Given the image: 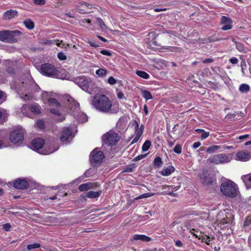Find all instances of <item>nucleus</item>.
Masks as SVG:
<instances>
[{
  "label": "nucleus",
  "mask_w": 251,
  "mask_h": 251,
  "mask_svg": "<svg viewBox=\"0 0 251 251\" xmlns=\"http://www.w3.org/2000/svg\"><path fill=\"white\" fill-rule=\"evenodd\" d=\"M25 26L28 29L31 30L34 27V24L32 21L28 19L24 22Z\"/></svg>",
  "instance_id": "nucleus-25"
},
{
  "label": "nucleus",
  "mask_w": 251,
  "mask_h": 251,
  "mask_svg": "<svg viewBox=\"0 0 251 251\" xmlns=\"http://www.w3.org/2000/svg\"><path fill=\"white\" fill-rule=\"evenodd\" d=\"M154 166L155 167L157 168H159L161 167V166L163 164V162L162 161V159L159 156H157L156 158H155L154 160Z\"/></svg>",
  "instance_id": "nucleus-30"
},
{
  "label": "nucleus",
  "mask_w": 251,
  "mask_h": 251,
  "mask_svg": "<svg viewBox=\"0 0 251 251\" xmlns=\"http://www.w3.org/2000/svg\"><path fill=\"white\" fill-rule=\"evenodd\" d=\"M100 53H101L103 55H107V56H110L112 55L111 53L109 51L106 50H101L100 51Z\"/></svg>",
  "instance_id": "nucleus-48"
},
{
  "label": "nucleus",
  "mask_w": 251,
  "mask_h": 251,
  "mask_svg": "<svg viewBox=\"0 0 251 251\" xmlns=\"http://www.w3.org/2000/svg\"><path fill=\"white\" fill-rule=\"evenodd\" d=\"M25 130L22 128H17L11 131L9 134L10 142L17 146L23 143Z\"/></svg>",
  "instance_id": "nucleus-7"
},
{
  "label": "nucleus",
  "mask_w": 251,
  "mask_h": 251,
  "mask_svg": "<svg viewBox=\"0 0 251 251\" xmlns=\"http://www.w3.org/2000/svg\"><path fill=\"white\" fill-rule=\"evenodd\" d=\"M104 157L103 152L96 148L90 154V161L93 166H95L101 163Z\"/></svg>",
  "instance_id": "nucleus-10"
},
{
  "label": "nucleus",
  "mask_w": 251,
  "mask_h": 251,
  "mask_svg": "<svg viewBox=\"0 0 251 251\" xmlns=\"http://www.w3.org/2000/svg\"><path fill=\"white\" fill-rule=\"evenodd\" d=\"M36 124L37 126L40 129H43L45 127L44 126V122L43 120H39L37 121Z\"/></svg>",
  "instance_id": "nucleus-41"
},
{
  "label": "nucleus",
  "mask_w": 251,
  "mask_h": 251,
  "mask_svg": "<svg viewBox=\"0 0 251 251\" xmlns=\"http://www.w3.org/2000/svg\"><path fill=\"white\" fill-rule=\"evenodd\" d=\"M117 97L119 99H123L124 98V95L122 92H119L117 94Z\"/></svg>",
  "instance_id": "nucleus-59"
},
{
  "label": "nucleus",
  "mask_w": 251,
  "mask_h": 251,
  "mask_svg": "<svg viewBox=\"0 0 251 251\" xmlns=\"http://www.w3.org/2000/svg\"><path fill=\"white\" fill-rule=\"evenodd\" d=\"M249 134H245L244 135H241V136H239L237 138V139L242 140V139H247L248 138H249Z\"/></svg>",
  "instance_id": "nucleus-57"
},
{
  "label": "nucleus",
  "mask_w": 251,
  "mask_h": 251,
  "mask_svg": "<svg viewBox=\"0 0 251 251\" xmlns=\"http://www.w3.org/2000/svg\"><path fill=\"white\" fill-rule=\"evenodd\" d=\"M200 177L204 185L208 186L213 184V181L212 178L206 173L203 172L202 174H201Z\"/></svg>",
  "instance_id": "nucleus-16"
},
{
  "label": "nucleus",
  "mask_w": 251,
  "mask_h": 251,
  "mask_svg": "<svg viewBox=\"0 0 251 251\" xmlns=\"http://www.w3.org/2000/svg\"><path fill=\"white\" fill-rule=\"evenodd\" d=\"M97 37L100 39L101 41L104 42H107L108 41L105 38H104L103 37L100 36V35H97Z\"/></svg>",
  "instance_id": "nucleus-61"
},
{
  "label": "nucleus",
  "mask_w": 251,
  "mask_h": 251,
  "mask_svg": "<svg viewBox=\"0 0 251 251\" xmlns=\"http://www.w3.org/2000/svg\"><path fill=\"white\" fill-rule=\"evenodd\" d=\"M222 149V146L213 145L212 146L208 147L206 150V151L208 153H212L216 151Z\"/></svg>",
  "instance_id": "nucleus-29"
},
{
  "label": "nucleus",
  "mask_w": 251,
  "mask_h": 251,
  "mask_svg": "<svg viewBox=\"0 0 251 251\" xmlns=\"http://www.w3.org/2000/svg\"><path fill=\"white\" fill-rule=\"evenodd\" d=\"M250 87L248 84H242L239 87V91L242 93H247L250 91Z\"/></svg>",
  "instance_id": "nucleus-31"
},
{
  "label": "nucleus",
  "mask_w": 251,
  "mask_h": 251,
  "mask_svg": "<svg viewBox=\"0 0 251 251\" xmlns=\"http://www.w3.org/2000/svg\"><path fill=\"white\" fill-rule=\"evenodd\" d=\"M140 138V137H138V136L136 135L135 137L132 141L131 144H133L137 142Z\"/></svg>",
  "instance_id": "nucleus-62"
},
{
  "label": "nucleus",
  "mask_w": 251,
  "mask_h": 251,
  "mask_svg": "<svg viewBox=\"0 0 251 251\" xmlns=\"http://www.w3.org/2000/svg\"><path fill=\"white\" fill-rule=\"evenodd\" d=\"M20 97L22 99H23L25 100H29L30 96L28 94H25V95H22Z\"/></svg>",
  "instance_id": "nucleus-55"
},
{
  "label": "nucleus",
  "mask_w": 251,
  "mask_h": 251,
  "mask_svg": "<svg viewBox=\"0 0 251 251\" xmlns=\"http://www.w3.org/2000/svg\"><path fill=\"white\" fill-rule=\"evenodd\" d=\"M141 240L143 242H149L151 240V238L145 235L135 234L132 237L131 240Z\"/></svg>",
  "instance_id": "nucleus-22"
},
{
  "label": "nucleus",
  "mask_w": 251,
  "mask_h": 251,
  "mask_svg": "<svg viewBox=\"0 0 251 251\" xmlns=\"http://www.w3.org/2000/svg\"><path fill=\"white\" fill-rule=\"evenodd\" d=\"M94 171L90 169L87 170L84 173L83 175L85 177H88L92 176L94 175Z\"/></svg>",
  "instance_id": "nucleus-38"
},
{
  "label": "nucleus",
  "mask_w": 251,
  "mask_h": 251,
  "mask_svg": "<svg viewBox=\"0 0 251 251\" xmlns=\"http://www.w3.org/2000/svg\"><path fill=\"white\" fill-rule=\"evenodd\" d=\"M29 186L28 183L24 179L18 178L15 180L13 187L17 189L25 190Z\"/></svg>",
  "instance_id": "nucleus-11"
},
{
  "label": "nucleus",
  "mask_w": 251,
  "mask_h": 251,
  "mask_svg": "<svg viewBox=\"0 0 251 251\" xmlns=\"http://www.w3.org/2000/svg\"><path fill=\"white\" fill-rule=\"evenodd\" d=\"M101 192L102 191L101 190L98 192L90 191L86 193H83L81 196L84 199H85L86 198L91 199L97 198L100 197Z\"/></svg>",
  "instance_id": "nucleus-17"
},
{
  "label": "nucleus",
  "mask_w": 251,
  "mask_h": 251,
  "mask_svg": "<svg viewBox=\"0 0 251 251\" xmlns=\"http://www.w3.org/2000/svg\"><path fill=\"white\" fill-rule=\"evenodd\" d=\"M74 82L81 89L90 94L98 91V87L90 77L84 75L74 78Z\"/></svg>",
  "instance_id": "nucleus-2"
},
{
  "label": "nucleus",
  "mask_w": 251,
  "mask_h": 251,
  "mask_svg": "<svg viewBox=\"0 0 251 251\" xmlns=\"http://www.w3.org/2000/svg\"><path fill=\"white\" fill-rule=\"evenodd\" d=\"M148 154H142V155H138L137 156H136V157H135L134 159H133V161H138L139 160H140L142 159H144L145 158L147 155Z\"/></svg>",
  "instance_id": "nucleus-42"
},
{
  "label": "nucleus",
  "mask_w": 251,
  "mask_h": 251,
  "mask_svg": "<svg viewBox=\"0 0 251 251\" xmlns=\"http://www.w3.org/2000/svg\"><path fill=\"white\" fill-rule=\"evenodd\" d=\"M165 192L166 193L167 195L174 197H176L178 196L177 194L175 193L172 191H165Z\"/></svg>",
  "instance_id": "nucleus-54"
},
{
  "label": "nucleus",
  "mask_w": 251,
  "mask_h": 251,
  "mask_svg": "<svg viewBox=\"0 0 251 251\" xmlns=\"http://www.w3.org/2000/svg\"><path fill=\"white\" fill-rule=\"evenodd\" d=\"M11 227V226L10 224L9 223L5 224L3 226V228L6 231H9Z\"/></svg>",
  "instance_id": "nucleus-49"
},
{
  "label": "nucleus",
  "mask_w": 251,
  "mask_h": 251,
  "mask_svg": "<svg viewBox=\"0 0 251 251\" xmlns=\"http://www.w3.org/2000/svg\"><path fill=\"white\" fill-rule=\"evenodd\" d=\"M234 216L229 213L220 212L217 215L218 226L221 229L228 228L233 222Z\"/></svg>",
  "instance_id": "nucleus-5"
},
{
  "label": "nucleus",
  "mask_w": 251,
  "mask_h": 251,
  "mask_svg": "<svg viewBox=\"0 0 251 251\" xmlns=\"http://www.w3.org/2000/svg\"><path fill=\"white\" fill-rule=\"evenodd\" d=\"M222 146V150H230L233 149V146Z\"/></svg>",
  "instance_id": "nucleus-60"
},
{
  "label": "nucleus",
  "mask_w": 251,
  "mask_h": 251,
  "mask_svg": "<svg viewBox=\"0 0 251 251\" xmlns=\"http://www.w3.org/2000/svg\"><path fill=\"white\" fill-rule=\"evenodd\" d=\"M40 73L44 75L51 77H57L58 71L54 65L50 63L42 64L40 68Z\"/></svg>",
  "instance_id": "nucleus-8"
},
{
  "label": "nucleus",
  "mask_w": 251,
  "mask_h": 251,
  "mask_svg": "<svg viewBox=\"0 0 251 251\" xmlns=\"http://www.w3.org/2000/svg\"><path fill=\"white\" fill-rule=\"evenodd\" d=\"M57 57L60 60H65L67 59L66 55L62 52H58Z\"/></svg>",
  "instance_id": "nucleus-43"
},
{
  "label": "nucleus",
  "mask_w": 251,
  "mask_h": 251,
  "mask_svg": "<svg viewBox=\"0 0 251 251\" xmlns=\"http://www.w3.org/2000/svg\"><path fill=\"white\" fill-rule=\"evenodd\" d=\"M141 93L143 97L145 98L147 100L152 99V95L150 91L146 90H142Z\"/></svg>",
  "instance_id": "nucleus-27"
},
{
  "label": "nucleus",
  "mask_w": 251,
  "mask_h": 251,
  "mask_svg": "<svg viewBox=\"0 0 251 251\" xmlns=\"http://www.w3.org/2000/svg\"><path fill=\"white\" fill-rule=\"evenodd\" d=\"M236 48L240 52H246V48L244 47L243 44L240 42H236Z\"/></svg>",
  "instance_id": "nucleus-32"
},
{
  "label": "nucleus",
  "mask_w": 251,
  "mask_h": 251,
  "mask_svg": "<svg viewBox=\"0 0 251 251\" xmlns=\"http://www.w3.org/2000/svg\"><path fill=\"white\" fill-rule=\"evenodd\" d=\"M229 62L233 64H236L238 62V59L236 57H233L229 59Z\"/></svg>",
  "instance_id": "nucleus-51"
},
{
  "label": "nucleus",
  "mask_w": 251,
  "mask_h": 251,
  "mask_svg": "<svg viewBox=\"0 0 251 251\" xmlns=\"http://www.w3.org/2000/svg\"><path fill=\"white\" fill-rule=\"evenodd\" d=\"M50 112L51 113H52L53 114H54L55 115H58H58H60V113L59 111L58 110H57V109H56L55 108H51V109H50Z\"/></svg>",
  "instance_id": "nucleus-50"
},
{
  "label": "nucleus",
  "mask_w": 251,
  "mask_h": 251,
  "mask_svg": "<svg viewBox=\"0 0 251 251\" xmlns=\"http://www.w3.org/2000/svg\"><path fill=\"white\" fill-rule=\"evenodd\" d=\"M18 16V12L16 10H9L6 11L3 16V19L5 20H9Z\"/></svg>",
  "instance_id": "nucleus-18"
},
{
  "label": "nucleus",
  "mask_w": 251,
  "mask_h": 251,
  "mask_svg": "<svg viewBox=\"0 0 251 251\" xmlns=\"http://www.w3.org/2000/svg\"><path fill=\"white\" fill-rule=\"evenodd\" d=\"M88 43L89 44V45L92 47H94V48H98L99 47H100V45L99 44H96V43L95 42H93L92 41H89L88 42Z\"/></svg>",
  "instance_id": "nucleus-53"
},
{
  "label": "nucleus",
  "mask_w": 251,
  "mask_h": 251,
  "mask_svg": "<svg viewBox=\"0 0 251 251\" xmlns=\"http://www.w3.org/2000/svg\"><path fill=\"white\" fill-rule=\"evenodd\" d=\"M241 179L247 189L251 188V174L243 176Z\"/></svg>",
  "instance_id": "nucleus-23"
},
{
  "label": "nucleus",
  "mask_w": 251,
  "mask_h": 251,
  "mask_svg": "<svg viewBox=\"0 0 251 251\" xmlns=\"http://www.w3.org/2000/svg\"><path fill=\"white\" fill-rule=\"evenodd\" d=\"M107 72V71L104 69L100 68L98 70H97L96 72V74L100 77H102L105 76Z\"/></svg>",
  "instance_id": "nucleus-34"
},
{
  "label": "nucleus",
  "mask_w": 251,
  "mask_h": 251,
  "mask_svg": "<svg viewBox=\"0 0 251 251\" xmlns=\"http://www.w3.org/2000/svg\"><path fill=\"white\" fill-rule=\"evenodd\" d=\"M133 125H135V129L136 135H137L138 137V136L141 137L143 133V131H144V125H141L140 127H139L138 123L136 120L134 121V122L133 123Z\"/></svg>",
  "instance_id": "nucleus-19"
},
{
  "label": "nucleus",
  "mask_w": 251,
  "mask_h": 251,
  "mask_svg": "<svg viewBox=\"0 0 251 251\" xmlns=\"http://www.w3.org/2000/svg\"><path fill=\"white\" fill-rule=\"evenodd\" d=\"M108 82L111 85H113L117 82V80L113 76H110L108 79Z\"/></svg>",
  "instance_id": "nucleus-46"
},
{
  "label": "nucleus",
  "mask_w": 251,
  "mask_h": 251,
  "mask_svg": "<svg viewBox=\"0 0 251 251\" xmlns=\"http://www.w3.org/2000/svg\"><path fill=\"white\" fill-rule=\"evenodd\" d=\"M236 156L238 160L242 161H248L251 157V156H250V153L244 151H240L236 153Z\"/></svg>",
  "instance_id": "nucleus-15"
},
{
  "label": "nucleus",
  "mask_w": 251,
  "mask_h": 251,
  "mask_svg": "<svg viewBox=\"0 0 251 251\" xmlns=\"http://www.w3.org/2000/svg\"><path fill=\"white\" fill-rule=\"evenodd\" d=\"M220 190L223 195L231 198L237 196V185L230 180L223 182L220 186Z\"/></svg>",
  "instance_id": "nucleus-3"
},
{
  "label": "nucleus",
  "mask_w": 251,
  "mask_h": 251,
  "mask_svg": "<svg viewBox=\"0 0 251 251\" xmlns=\"http://www.w3.org/2000/svg\"><path fill=\"white\" fill-rule=\"evenodd\" d=\"M175 245L178 247H182L183 246V243L180 240H176L175 241Z\"/></svg>",
  "instance_id": "nucleus-56"
},
{
  "label": "nucleus",
  "mask_w": 251,
  "mask_h": 251,
  "mask_svg": "<svg viewBox=\"0 0 251 251\" xmlns=\"http://www.w3.org/2000/svg\"><path fill=\"white\" fill-rule=\"evenodd\" d=\"M40 246L41 245L39 243H34L32 244L28 245L27 246V249L29 251L32 249L39 248L40 247Z\"/></svg>",
  "instance_id": "nucleus-37"
},
{
  "label": "nucleus",
  "mask_w": 251,
  "mask_h": 251,
  "mask_svg": "<svg viewBox=\"0 0 251 251\" xmlns=\"http://www.w3.org/2000/svg\"><path fill=\"white\" fill-rule=\"evenodd\" d=\"M33 2L35 4L42 5L45 4V0H33Z\"/></svg>",
  "instance_id": "nucleus-47"
},
{
  "label": "nucleus",
  "mask_w": 251,
  "mask_h": 251,
  "mask_svg": "<svg viewBox=\"0 0 251 251\" xmlns=\"http://www.w3.org/2000/svg\"><path fill=\"white\" fill-rule=\"evenodd\" d=\"M214 61L213 58H206L202 61L204 64H210Z\"/></svg>",
  "instance_id": "nucleus-52"
},
{
  "label": "nucleus",
  "mask_w": 251,
  "mask_h": 251,
  "mask_svg": "<svg viewBox=\"0 0 251 251\" xmlns=\"http://www.w3.org/2000/svg\"><path fill=\"white\" fill-rule=\"evenodd\" d=\"M143 109H144V111L145 113L146 114V115H148L149 111H148V107H147V105H145L144 106Z\"/></svg>",
  "instance_id": "nucleus-63"
},
{
  "label": "nucleus",
  "mask_w": 251,
  "mask_h": 251,
  "mask_svg": "<svg viewBox=\"0 0 251 251\" xmlns=\"http://www.w3.org/2000/svg\"><path fill=\"white\" fill-rule=\"evenodd\" d=\"M174 151L177 154L181 153V146L180 144H177L174 148Z\"/></svg>",
  "instance_id": "nucleus-39"
},
{
  "label": "nucleus",
  "mask_w": 251,
  "mask_h": 251,
  "mask_svg": "<svg viewBox=\"0 0 251 251\" xmlns=\"http://www.w3.org/2000/svg\"><path fill=\"white\" fill-rule=\"evenodd\" d=\"M72 135V131L71 129L69 127L64 128L61 133L60 140L63 142L67 143L69 138Z\"/></svg>",
  "instance_id": "nucleus-14"
},
{
  "label": "nucleus",
  "mask_w": 251,
  "mask_h": 251,
  "mask_svg": "<svg viewBox=\"0 0 251 251\" xmlns=\"http://www.w3.org/2000/svg\"><path fill=\"white\" fill-rule=\"evenodd\" d=\"M209 134H210V132H206L204 130V132H202L201 134V140H204L205 138H206L207 137H208L209 136Z\"/></svg>",
  "instance_id": "nucleus-45"
},
{
  "label": "nucleus",
  "mask_w": 251,
  "mask_h": 251,
  "mask_svg": "<svg viewBox=\"0 0 251 251\" xmlns=\"http://www.w3.org/2000/svg\"><path fill=\"white\" fill-rule=\"evenodd\" d=\"M175 170L174 167L170 166L168 167H164L161 171V174L163 176H170Z\"/></svg>",
  "instance_id": "nucleus-20"
},
{
  "label": "nucleus",
  "mask_w": 251,
  "mask_h": 251,
  "mask_svg": "<svg viewBox=\"0 0 251 251\" xmlns=\"http://www.w3.org/2000/svg\"><path fill=\"white\" fill-rule=\"evenodd\" d=\"M152 44L153 45H154V46H160V44H158V43L156 41L155 38H154V39H152Z\"/></svg>",
  "instance_id": "nucleus-64"
},
{
  "label": "nucleus",
  "mask_w": 251,
  "mask_h": 251,
  "mask_svg": "<svg viewBox=\"0 0 251 251\" xmlns=\"http://www.w3.org/2000/svg\"><path fill=\"white\" fill-rule=\"evenodd\" d=\"M241 60H242L241 62V71H242V73L243 75H245L246 73H245V70L247 68V64H246L245 59H242Z\"/></svg>",
  "instance_id": "nucleus-36"
},
{
  "label": "nucleus",
  "mask_w": 251,
  "mask_h": 251,
  "mask_svg": "<svg viewBox=\"0 0 251 251\" xmlns=\"http://www.w3.org/2000/svg\"><path fill=\"white\" fill-rule=\"evenodd\" d=\"M93 106L100 112L112 113V103L109 99L104 95H100L93 98L91 101Z\"/></svg>",
  "instance_id": "nucleus-1"
},
{
  "label": "nucleus",
  "mask_w": 251,
  "mask_h": 251,
  "mask_svg": "<svg viewBox=\"0 0 251 251\" xmlns=\"http://www.w3.org/2000/svg\"><path fill=\"white\" fill-rule=\"evenodd\" d=\"M48 103L50 106H55L57 107H60V104L58 100L55 98H50L48 100Z\"/></svg>",
  "instance_id": "nucleus-26"
},
{
  "label": "nucleus",
  "mask_w": 251,
  "mask_h": 251,
  "mask_svg": "<svg viewBox=\"0 0 251 251\" xmlns=\"http://www.w3.org/2000/svg\"><path fill=\"white\" fill-rule=\"evenodd\" d=\"M120 137L117 133L110 130L101 137L102 146L112 147L116 145L120 140Z\"/></svg>",
  "instance_id": "nucleus-4"
},
{
  "label": "nucleus",
  "mask_w": 251,
  "mask_h": 251,
  "mask_svg": "<svg viewBox=\"0 0 251 251\" xmlns=\"http://www.w3.org/2000/svg\"><path fill=\"white\" fill-rule=\"evenodd\" d=\"M221 23L223 25L222 27V29L223 30H227L232 28V21L230 18L222 16L221 18Z\"/></svg>",
  "instance_id": "nucleus-13"
},
{
  "label": "nucleus",
  "mask_w": 251,
  "mask_h": 251,
  "mask_svg": "<svg viewBox=\"0 0 251 251\" xmlns=\"http://www.w3.org/2000/svg\"><path fill=\"white\" fill-rule=\"evenodd\" d=\"M21 33V32L17 30L0 31V40L5 43H15L17 42V39L15 38V36Z\"/></svg>",
  "instance_id": "nucleus-6"
},
{
  "label": "nucleus",
  "mask_w": 251,
  "mask_h": 251,
  "mask_svg": "<svg viewBox=\"0 0 251 251\" xmlns=\"http://www.w3.org/2000/svg\"><path fill=\"white\" fill-rule=\"evenodd\" d=\"M231 158L229 154L221 153L211 156L208 158V161L215 164H223L229 162Z\"/></svg>",
  "instance_id": "nucleus-9"
},
{
  "label": "nucleus",
  "mask_w": 251,
  "mask_h": 251,
  "mask_svg": "<svg viewBox=\"0 0 251 251\" xmlns=\"http://www.w3.org/2000/svg\"><path fill=\"white\" fill-rule=\"evenodd\" d=\"M95 185H96L93 183L88 182L81 184L79 186L78 188L81 192H82L87 191L90 189L94 188Z\"/></svg>",
  "instance_id": "nucleus-21"
},
{
  "label": "nucleus",
  "mask_w": 251,
  "mask_h": 251,
  "mask_svg": "<svg viewBox=\"0 0 251 251\" xmlns=\"http://www.w3.org/2000/svg\"><path fill=\"white\" fill-rule=\"evenodd\" d=\"M96 24L98 25L100 28L102 29H105L106 27V26L103 22V20L100 18H98L97 19Z\"/></svg>",
  "instance_id": "nucleus-35"
},
{
  "label": "nucleus",
  "mask_w": 251,
  "mask_h": 251,
  "mask_svg": "<svg viewBox=\"0 0 251 251\" xmlns=\"http://www.w3.org/2000/svg\"><path fill=\"white\" fill-rule=\"evenodd\" d=\"M133 168H134V167L131 165L126 166L124 168V170L123 172H127V173L132 172L133 170Z\"/></svg>",
  "instance_id": "nucleus-44"
},
{
  "label": "nucleus",
  "mask_w": 251,
  "mask_h": 251,
  "mask_svg": "<svg viewBox=\"0 0 251 251\" xmlns=\"http://www.w3.org/2000/svg\"><path fill=\"white\" fill-rule=\"evenodd\" d=\"M45 141L42 138H36L33 140L31 143L30 148L34 151H37L43 147Z\"/></svg>",
  "instance_id": "nucleus-12"
},
{
  "label": "nucleus",
  "mask_w": 251,
  "mask_h": 251,
  "mask_svg": "<svg viewBox=\"0 0 251 251\" xmlns=\"http://www.w3.org/2000/svg\"><path fill=\"white\" fill-rule=\"evenodd\" d=\"M201 145V143L199 142H195L193 145V148L194 149H197Z\"/></svg>",
  "instance_id": "nucleus-58"
},
{
  "label": "nucleus",
  "mask_w": 251,
  "mask_h": 251,
  "mask_svg": "<svg viewBox=\"0 0 251 251\" xmlns=\"http://www.w3.org/2000/svg\"><path fill=\"white\" fill-rule=\"evenodd\" d=\"M154 195V193H144L139 197L136 198V199H140V198H149L151 196H153Z\"/></svg>",
  "instance_id": "nucleus-40"
},
{
  "label": "nucleus",
  "mask_w": 251,
  "mask_h": 251,
  "mask_svg": "<svg viewBox=\"0 0 251 251\" xmlns=\"http://www.w3.org/2000/svg\"><path fill=\"white\" fill-rule=\"evenodd\" d=\"M136 74L139 76L144 78V79H148L150 77V75L147 73L146 72L140 71V70H136Z\"/></svg>",
  "instance_id": "nucleus-28"
},
{
  "label": "nucleus",
  "mask_w": 251,
  "mask_h": 251,
  "mask_svg": "<svg viewBox=\"0 0 251 251\" xmlns=\"http://www.w3.org/2000/svg\"><path fill=\"white\" fill-rule=\"evenodd\" d=\"M151 146V142L150 140H146L143 144L142 150L143 151H147Z\"/></svg>",
  "instance_id": "nucleus-33"
},
{
  "label": "nucleus",
  "mask_w": 251,
  "mask_h": 251,
  "mask_svg": "<svg viewBox=\"0 0 251 251\" xmlns=\"http://www.w3.org/2000/svg\"><path fill=\"white\" fill-rule=\"evenodd\" d=\"M28 108L35 114H39L41 113V107L37 103H34L29 105Z\"/></svg>",
  "instance_id": "nucleus-24"
}]
</instances>
